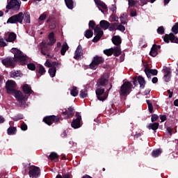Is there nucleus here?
<instances>
[{
	"label": "nucleus",
	"instance_id": "obj_1",
	"mask_svg": "<svg viewBox=\"0 0 178 178\" xmlns=\"http://www.w3.org/2000/svg\"><path fill=\"white\" fill-rule=\"evenodd\" d=\"M12 51L14 54V57H7L1 60V63L6 67H15L16 66L15 62H26L27 60V56L23 55L22 51L19 49L13 48Z\"/></svg>",
	"mask_w": 178,
	"mask_h": 178
},
{
	"label": "nucleus",
	"instance_id": "obj_2",
	"mask_svg": "<svg viewBox=\"0 0 178 178\" xmlns=\"http://www.w3.org/2000/svg\"><path fill=\"white\" fill-rule=\"evenodd\" d=\"M49 40L50 42L49 43H45L44 42L40 43V52L42 55H44V56H47V54H51V45H54L55 42H56V39H55V33L54 32H51L49 34Z\"/></svg>",
	"mask_w": 178,
	"mask_h": 178
},
{
	"label": "nucleus",
	"instance_id": "obj_3",
	"mask_svg": "<svg viewBox=\"0 0 178 178\" xmlns=\"http://www.w3.org/2000/svg\"><path fill=\"white\" fill-rule=\"evenodd\" d=\"M133 88V84L130 81H125L121 86L119 94L121 97H127L131 92Z\"/></svg>",
	"mask_w": 178,
	"mask_h": 178
},
{
	"label": "nucleus",
	"instance_id": "obj_4",
	"mask_svg": "<svg viewBox=\"0 0 178 178\" xmlns=\"http://www.w3.org/2000/svg\"><path fill=\"white\" fill-rule=\"evenodd\" d=\"M27 170L29 171V177L31 178H37L38 176H40V168L37 166H33V167H24V170L23 171L24 175H26L27 173Z\"/></svg>",
	"mask_w": 178,
	"mask_h": 178
},
{
	"label": "nucleus",
	"instance_id": "obj_5",
	"mask_svg": "<svg viewBox=\"0 0 178 178\" xmlns=\"http://www.w3.org/2000/svg\"><path fill=\"white\" fill-rule=\"evenodd\" d=\"M105 62V59L102 56H95L93 57L91 63L89 65L90 69L92 70H96L98 65H102Z\"/></svg>",
	"mask_w": 178,
	"mask_h": 178
},
{
	"label": "nucleus",
	"instance_id": "obj_6",
	"mask_svg": "<svg viewBox=\"0 0 178 178\" xmlns=\"http://www.w3.org/2000/svg\"><path fill=\"white\" fill-rule=\"evenodd\" d=\"M23 13L22 12L19 13L17 15L11 16L7 21V23H11V24H15V23H23Z\"/></svg>",
	"mask_w": 178,
	"mask_h": 178
},
{
	"label": "nucleus",
	"instance_id": "obj_7",
	"mask_svg": "<svg viewBox=\"0 0 178 178\" xmlns=\"http://www.w3.org/2000/svg\"><path fill=\"white\" fill-rule=\"evenodd\" d=\"M43 122L47 124V126H51L52 123H59L60 118L56 115H47L44 117Z\"/></svg>",
	"mask_w": 178,
	"mask_h": 178
},
{
	"label": "nucleus",
	"instance_id": "obj_8",
	"mask_svg": "<svg viewBox=\"0 0 178 178\" xmlns=\"http://www.w3.org/2000/svg\"><path fill=\"white\" fill-rule=\"evenodd\" d=\"M109 83V74L104 73L101 77L97 80V87H106Z\"/></svg>",
	"mask_w": 178,
	"mask_h": 178
},
{
	"label": "nucleus",
	"instance_id": "obj_9",
	"mask_svg": "<svg viewBox=\"0 0 178 178\" xmlns=\"http://www.w3.org/2000/svg\"><path fill=\"white\" fill-rule=\"evenodd\" d=\"M6 88L7 94L13 95V92L16 90V82L13 80L7 81V82L6 83Z\"/></svg>",
	"mask_w": 178,
	"mask_h": 178
},
{
	"label": "nucleus",
	"instance_id": "obj_10",
	"mask_svg": "<svg viewBox=\"0 0 178 178\" xmlns=\"http://www.w3.org/2000/svg\"><path fill=\"white\" fill-rule=\"evenodd\" d=\"M163 41L165 42L166 44H169V42L178 44V37L175 35L173 33H170L164 35Z\"/></svg>",
	"mask_w": 178,
	"mask_h": 178
},
{
	"label": "nucleus",
	"instance_id": "obj_11",
	"mask_svg": "<svg viewBox=\"0 0 178 178\" xmlns=\"http://www.w3.org/2000/svg\"><path fill=\"white\" fill-rule=\"evenodd\" d=\"M76 119H74L71 122V127L72 129H80L81 127V115L79 112H76L75 114Z\"/></svg>",
	"mask_w": 178,
	"mask_h": 178
},
{
	"label": "nucleus",
	"instance_id": "obj_12",
	"mask_svg": "<svg viewBox=\"0 0 178 178\" xmlns=\"http://www.w3.org/2000/svg\"><path fill=\"white\" fill-rule=\"evenodd\" d=\"M98 101L104 102L108 98V94H105V88H99L95 91Z\"/></svg>",
	"mask_w": 178,
	"mask_h": 178
},
{
	"label": "nucleus",
	"instance_id": "obj_13",
	"mask_svg": "<svg viewBox=\"0 0 178 178\" xmlns=\"http://www.w3.org/2000/svg\"><path fill=\"white\" fill-rule=\"evenodd\" d=\"M6 9H12V10H19L20 3L19 2V0H10L6 6Z\"/></svg>",
	"mask_w": 178,
	"mask_h": 178
},
{
	"label": "nucleus",
	"instance_id": "obj_14",
	"mask_svg": "<svg viewBox=\"0 0 178 178\" xmlns=\"http://www.w3.org/2000/svg\"><path fill=\"white\" fill-rule=\"evenodd\" d=\"M169 67H164L163 69V72L164 73L163 80L165 83H169L170 81V79H172V71Z\"/></svg>",
	"mask_w": 178,
	"mask_h": 178
},
{
	"label": "nucleus",
	"instance_id": "obj_15",
	"mask_svg": "<svg viewBox=\"0 0 178 178\" xmlns=\"http://www.w3.org/2000/svg\"><path fill=\"white\" fill-rule=\"evenodd\" d=\"M63 116L65 119H70L74 116V107L70 106L67 109H65V111L62 112Z\"/></svg>",
	"mask_w": 178,
	"mask_h": 178
},
{
	"label": "nucleus",
	"instance_id": "obj_16",
	"mask_svg": "<svg viewBox=\"0 0 178 178\" xmlns=\"http://www.w3.org/2000/svg\"><path fill=\"white\" fill-rule=\"evenodd\" d=\"M94 1H95V3H96L99 10H100L102 13H104V11L108 12V7L106 6V4L105 3H104V1H102L101 0H94Z\"/></svg>",
	"mask_w": 178,
	"mask_h": 178
},
{
	"label": "nucleus",
	"instance_id": "obj_17",
	"mask_svg": "<svg viewBox=\"0 0 178 178\" xmlns=\"http://www.w3.org/2000/svg\"><path fill=\"white\" fill-rule=\"evenodd\" d=\"M81 56H83V47L79 44L74 52V59L79 60V59L81 58Z\"/></svg>",
	"mask_w": 178,
	"mask_h": 178
},
{
	"label": "nucleus",
	"instance_id": "obj_18",
	"mask_svg": "<svg viewBox=\"0 0 178 178\" xmlns=\"http://www.w3.org/2000/svg\"><path fill=\"white\" fill-rule=\"evenodd\" d=\"M44 66H46V67H54V66H56L57 69H60V66H62V64H60V63H58L56 61H53V62H49V60H47L45 63H44Z\"/></svg>",
	"mask_w": 178,
	"mask_h": 178
},
{
	"label": "nucleus",
	"instance_id": "obj_19",
	"mask_svg": "<svg viewBox=\"0 0 178 178\" xmlns=\"http://www.w3.org/2000/svg\"><path fill=\"white\" fill-rule=\"evenodd\" d=\"M13 95L19 102L24 101V96L23 95V92H22V91L15 90L13 92Z\"/></svg>",
	"mask_w": 178,
	"mask_h": 178
},
{
	"label": "nucleus",
	"instance_id": "obj_20",
	"mask_svg": "<svg viewBox=\"0 0 178 178\" xmlns=\"http://www.w3.org/2000/svg\"><path fill=\"white\" fill-rule=\"evenodd\" d=\"M22 90L23 92L25 93L26 95H31V94H33L34 91L31 89V87L29 86V84H24L22 86Z\"/></svg>",
	"mask_w": 178,
	"mask_h": 178
},
{
	"label": "nucleus",
	"instance_id": "obj_21",
	"mask_svg": "<svg viewBox=\"0 0 178 178\" xmlns=\"http://www.w3.org/2000/svg\"><path fill=\"white\" fill-rule=\"evenodd\" d=\"M112 42L114 45H116V47H119V45L122 44V38L119 35H115L112 38Z\"/></svg>",
	"mask_w": 178,
	"mask_h": 178
},
{
	"label": "nucleus",
	"instance_id": "obj_22",
	"mask_svg": "<svg viewBox=\"0 0 178 178\" xmlns=\"http://www.w3.org/2000/svg\"><path fill=\"white\" fill-rule=\"evenodd\" d=\"M94 34L95 36L92 39V42H98V41L101 40V38H102V36L104 35V31L97 33L94 32Z\"/></svg>",
	"mask_w": 178,
	"mask_h": 178
},
{
	"label": "nucleus",
	"instance_id": "obj_23",
	"mask_svg": "<svg viewBox=\"0 0 178 178\" xmlns=\"http://www.w3.org/2000/svg\"><path fill=\"white\" fill-rule=\"evenodd\" d=\"M99 26L103 30H108V28L109 27V22L103 19L100 21Z\"/></svg>",
	"mask_w": 178,
	"mask_h": 178
},
{
	"label": "nucleus",
	"instance_id": "obj_24",
	"mask_svg": "<svg viewBox=\"0 0 178 178\" xmlns=\"http://www.w3.org/2000/svg\"><path fill=\"white\" fill-rule=\"evenodd\" d=\"M36 72H38L40 76H44V74L47 73L45 67L42 65H39L38 67H37Z\"/></svg>",
	"mask_w": 178,
	"mask_h": 178
},
{
	"label": "nucleus",
	"instance_id": "obj_25",
	"mask_svg": "<svg viewBox=\"0 0 178 178\" xmlns=\"http://www.w3.org/2000/svg\"><path fill=\"white\" fill-rule=\"evenodd\" d=\"M150 56H152L153 58H155L156 55H158V50L156 49V44H154L152 45V47L151 48V50L149 51Z\"/></svg>",
	"mask_w": 178,
	"mask_h": 178
},
{
	"label": "nucleus",
	"instance_id": "obj_26",
	"mask_svg": "<svg viewBox=\"0 0 178 178\" xmlns=\"http://www.w3.org/2000/svg\"><path fill=\"white\" fill-rule=\"evenodd\" d=\"M17 133V129L15 127L10 126L8 129H7V134L8 136H15Z\"/></svg>",
	"mask_w": 178,
	"mask_h": 178
},
{
	"label": "nucleus",
	"instance_id": "obj_27",
	"mask_svg": "<svg viewBox=\"0 0 178 178\" xmlns=\"http://www.w3.org/2000/svg\"><path fill=\"white\" fill-rule=\"evenodd\" d=\"M17 37L16 33L11 32L8 35V38H7L6 40L7 42H13V41L16 40Z\"/></svg>",
	"mask_w": 178,
	"mask_h": 178
},
{
	"label": "nucleus",
	"instance_id": "obj_28",
	"mask_svg": "<svg viewBox=\"0 0 178 178\" xmlns=\"http://www.w3.org/2000/svg\"><path fill=\"white\" fill-rule=\"evenodd\" d=\"M113 54L114 56H120L122 54V49H120V46H117L113 48Z\"/></svg>",
	"mask_w": 178,
	"mask_h": 178
},
{
	"label": "nucleus",
	"instance_id": "obj_29",
	"mask_svg": "<svg viewBox=\"0 0 178 178\" xmlns=\"http://www.w3.org/2000/svg\"><path fill=\"white\" fill-rule=\"evenodd\" d=\"M149 130H154V131L158 130L159 129V123L158 122H154L149 124L147 127Z\"/></svg>",
	"mask_w": 178,
	"mask_h": 178
},
{
	"label": "nucleus",
	"instance_id": "obj_30",
	"mask_svg": "<svg viewBox=\"0 0 178 178\" xmlns=\"http://www.w3.org/2000/svg\"><path fill=\"white\" fill-rule=\"evenodd\" d=\"M138 83L140 84V88L143 89L145 87V79L141 76H138Z\"/></svg>",
	"mask_w": 178,
	"mask_h": 178
},
{
	"label": "nucleus",
	"instance_id": "obj_31",
	"mask_svg": "<svg viewBox=\"0 0 178 178\" xmlns=\"http://www.w3.org/2000/svg\"><path fill=\"white\" fill-rule=\"evenodd\" d=\"M121 24H127V14L126 13L121 14L120 17Z\"/></svg>",
	"mask_w": 178,
	"mask_h": 178
},
{
	"label": "nucleus",
	"instance_id": "obj_32",
	"mask_svg": "<svg viewBox=\"0 0 178 178\" xmlns=\"http://www.w3.org/2000/svg\"><path fill=\"white\" fill-rule=\"evenodd\" d=\"M161 154H162V149H156L152 151V156H153V158H158Z\"/></svg>",
	"mask_w": 178,
	"mask_h": 178
},
{
	"label": "nucleus",
	"instance_id": "obj_33",
	"mask_svg": "<svg viewBox=\"0 0 178 178\" xmlns=\"http://www.w3.org/2000/svg\"><path fill=\"white\" fill-rule=\"evenodd\" d=\"M47 23H49V28L50 29V30H54V29H56V23L55 22V21H51V18L47 20Z\"/></svg>",
	"mask_w": 178,
	"mask_h": 178
},
{
	"label": "nucleus",
	"instance_id": "obj_34",
	"mask_svg": "<svg viewBox=\"0 0 178 178\" xmlns=\"http://www.w3.org/2000/svg\"><path fill=\"white\" fill-rule=\"evenodd\" d=\"M56 66L51 67V68L49 69V74L50 77H54V76H56Z\"/></svg>",
	"mask_w": 178,
	"mask_h": 178
},
{
	"label": "nucleus",
	"instance_id": "obj_35",
	"mask_svg": "<svg viewBox=\"0 0 178 178\" xmlns=\"http://www.w3.org/2000/svg\"><path fill=\"white\" fill-rule=\"evenodd\" d=\"M67 49H69V46L67 45V43L64 42L61 50H60V54L64 56L65 54H66V51H67Z\"/></svg>",
	"mask_w": 178,
	"mask_h": 178
},
{
	"label": "nucleus",
	"instance_id": "obj_36",
	"mask_svg": "<svg viewBox=\"0 0 178 178\" xmlns=\"http://www.w3.org/2000/svg\"><path fill=\"white\" fill-rule=\"evenodd\" d=\"M70 94L72 97H77V95H79V90H77V87L72 86L70 90Z\"/></svg>",
	"mask_w": 178,
	"mask_h": 178
},
{
	"label": "nucleus",
	"instance_id": "obj_37",
	"mask_svg": "<svg viewBox=\"0 0 178 178\" xmlns=\"http://www.w3.org/2000/svg\"><path fill=\"white\" fill-rule=\"evenodd\" d=\"M58 158H59V155L55 152H52L49 156V159L50 161H55V159H58Z\"/></svg>",
	"mask_w": 178,
	"mask_h": 178
},
{
	"label": "nucleus",
	"instance_id": "obj_38",
	"mask_svg": "<svg viewBox=\"0 0 178 178\" xmlns=\"http://www.w3.org/2000/svg\"><path fill=\"white\" fill-rule=\"evenodd\" d=\"M64 1H65V3L68 9H70V10L73 9V8H74L73 0H64Z\"/></svg>",
	"mask_w": 178,
	"mask_h": 178
},
{
	"label": "nucleus",
	"instance_id": "obj_39",
	"mask_svg": "<svg viewBox=\"0 0 178 178\" xmlns=\"http://www.w3.org/2000/svg\"><path fill=\"white\" fill-rule=\"evenodd\" d=\"M92 35H94V32H92L91 29H87L85 31L84 36L86 37V38H91Z\"/></svg>",
	"mask_w": 178,
	"mask_h": 178
},
{
	"label": "nucleus",
	"instance_id": "obj_40",
	"mask_svg": "<svg viewBox=\"0 0 178 178\" xmlns=\"http://www.w3.org/2000/svg\"><path fill=\"white\" fill-rule=\"evenodd\" d=\"M20 71H12L10 72V76L13 79H16V77H20Z\"/></svg>",
	"mask_w": 178,
	"mask_h": 178
},
{
	"label": "nucleus",
	"instance_id": "obj_41",
	"mask_svg": "<svg viewBox=\"0 0 178 178\" xmlns=\"http://www.w3.org/2000/svg\"><path fill=\"white\" fill-rule=\"evenodd\" d=\"M87 88H85L84 90H81L79 93L80 98H87L88 97V93H87Z\"/></svg>",
	"mask_w": 178,
	"mask_h": 178
},
{
	"label": "nucleus",
	"instance_id": "obj_42",
	"mask_svg": "<svg viewBox=\"0 0 178 178\" xmlns=\"http://www.w3.org/2000/svg\"><path fill=\"white\" fill-rule=\"evenodd\" d=\"M118 24H119L118 22L109 23V27L108 28L109 31H113V30H116Z\"/></svg>",
	"mask_w": 178,
	"mask_h": 178
},
{
	"label": "nucleus",
	"instance_id": "obj_43",
	"mask_svg": "<svg viewBox=\"0 0 178 178\" xmlns=\"http://www.w3.org/2000/svg\"><path fill=\"white\" fill-rule=\"evenodd\" d=\"M23 19L24 20V22L26 23H30L31 22V19H30V13H25L24 14H23Z\"/></svg>",
	"mask_w": 178,
	"mask_h": 178
},
{
	"label": "nucleus",
	"instance_id": "obj_44",
	"mask_svg": "<svg viewBox=\"0 0 178 178\" xmlns=\"http://www.w3.org/2000/svg\"><path fill=\"white\" fill-rule=\"evenodd\" d=\"M104 54L107 56H111V55H113V48L104 50Z\"/></svg>",
	"mask_w": 178,
	"mask_h": 178
},
{
	"label": "nucleus",
	"instance_id": "obj_45",
	"mask_svg": "<svg viewBox=\"0 0 178 178\" xmlns=\"http://www.w3.org/2000/svg\"><path fill=\"white\" fill-rule=\"evenodd\" d=\"M157 33L161 35H163V34H165V28H163V26H159L157 29Z\"/></svg>",
	"mask_w": 178,
	"mask_h": 178
},
{
	"label": "nucleus",
	"instance_id": "obj_46",
	"mask_svg": "<svg viewBox=\"0 0 178 178\" xmlns=\"http://www.w3.org/2000/svg\"><path fill=\"white\" fill-rule=\"evenodd\" d=\"M117 30L119 31H121L122 33H124V31L126 30V27L122 24H118L117 25Z\"/></svg>",
	"mask_w": 178,
	"mask_h": 178
},
{
	"label": "nucleus",
	"instance_id": "obj_47",
	"mask_svg": "<svg viewBox=\"0 0 178 178\" xmlns=\"http://www.w3.org/2000/svg\"><path fill=\"white\" fill-rule=\"evenodd\" d=\"M27 67L29 70L34 71L35 70V64L33 63H30L27 65Z\"/></svg>",
	"mask_w": 178,
	"mask_h": 178
},
{
	"label": "nucleus",
	"instance_id": "obj_48",
	"mask_svg": "<svg viewBox=\"0 0 178 178\" xmlns=\"http://www.w3.org/2000/svg\"><path fill=\"white\" fill-rule=\"evenodd\" d=\"M22 119H23V115L22 114H17L16 116H15L13 120L15 122H17L18 120H22Z\"/></svg>",
	"mask_w": 178,
	"mask_h": 178
},
{
	"label": "nucleus",
	"instance_id": "obj_49",
	"mask_svg": "<svg viewBox=\"0 0 178 178\" xmlns=\"http://www.w3.org/2000/svg\"><path fill=\"white\" fill-rule=\"evenodd\" d=\"M88 26H89V29H91V30H94V29H95V21L94 20L90 21Z\"/></svg>",
	"mask_w": 178,
	"mask_h": 178
},
{
	"label": "nucleus",
	"instance_id": "obj_50",
	"mask_svg": "<svg viewBox=\"0 0 178 178\" xmlns=\"http://www.w3.org/2000/svg\"><path fill=\"white\" fill-rule=\"evenodd\" d=\"M147 70L149 73L152 74V76H156L158 74V70H151L149 68H147Z\"/></svg>",
	"mask_w": 178,
	"mask_h": 178
},
{
	"label": "nucleus",
	"instance_id": "obj_51",
	"mask_svg": "<svg viewBox=\"0 0 178 178\" xmlns=\"http://www.w3.org/2000/svg\"><path fill=\"white\" fill-rule=\"evenodd\" d=\"M147 79H151V73L149 72V71L148 70V67H146L145 68V70H144Z\"/></svg>",
	"mask_w": 178,
	"mask_h": 178
},
{
	"label": "nucleus",
	"instance_id": "obj_52",
	"mask_svg": "<svg viewBox=\"0 0 178 178\" xmlns=\"http://www.w3.org/2000/svg\"><path fill=\"white\" fill-rule=\"evenodd\" d=\"M159 119V117L156 114H153L151 118L152 122L154 123V122H156Z\"/></svg>",
	"mask_w": 178,
	"mask_h": 178
},
{
	"label": "nucleus",
	"instance_id": "obj_53",
	"mask_svg": "<svg viewBox=\"0 0 178 178\" xmlns=\"http://www.w3.org/2000/svg\"><path fill=\"white\" fill-rule=\"evenodd\" d=\"M93 30H94V33L104 31H102V29H101L100 25H96V26L95 27V29Z\"/></svg>",
	"mask_w": 178,
	"mask_h": 178
},
{
	"label": "nucleus",
	"instance_id": "obj_54",
	"mask_svg": "<svg viewBox=\"0 0 178 178\" xmlns=\"http://www.w3.org/2000/svg\"><path fill=\"white\" fill-rule=\"evenodd\" d=\"M133 84L136 86H138V78L137 76H134L132 79Z\"/></svg>",
	"mask_w": 178,
	"mask_h": 178
},
{
	"label": "nucleus",
	"instance_id": "obj_55",
	"mask_svg": "<svg viewBox=\"0 0 178 178\" xmlns=\"http://www.w3.org/2000/svg\"><path fill=\"white\" fill-rule=\"evenodd\" d=\"M28 127H27V124L24 122H23L21 124V130H22V131H26V130H27Z\"/></svg>",
	"mask_w": 178,
	"mask_h": 178
},
{
	"label": "nucleus",
	"instance_id": "obj_56",
	"mask_svg": "<svg viewBox=\"0 0 178 178\" xmlns=\"http://www.w3.org/2000/svg\"><path fill=\"white\" fill-rule=\"evenodd\" d=\"M45 19H47V15L44 13L40 15V16L39 17V20L40 22H44V20H45Z\"/></svg>",
	"mask_w": 178,
	"mask_h": 178
},
{
	"label": "nucleus",
	"instance_id": "obj_57",
	"mask_svg": "<svg viewBox=\"0 0 178 178\" xmlns=\"http://www.w3.org/2000/svg\"><path fill=\"white\" fill-rule=\"evenodd\" d=\"M130 16L131 17H136V16H137V10H131V13H130Z\"/></svg>",
	"mask_w": 178,
	"mask_h": 178
},
{
	"label": "nucleus",
	"instance_id": "obj_58",
	"mask_svg": "<svg viewBox=\"0 0 178 178\" xmlns=\"http://www.w3.org/2000/svg\"><path fill=\"white\" fill-rule=\"evenodd\" d=\"M128 3L129 6H134L136 5V1L134 0H128Z\"/></svg>",
	"mask_w": 178,
	"mask_h": 178
},
{
	"label": "nucleus",
	"instance_id": "obj_59",
	"mask_svg": "<svg viewBox=\"0 0 178 178\" xmlns=\"http://www.w3.org/2000/svg\"><path fill=\"white\" fill-rule=\"evenodd\" d=\"M111 17L113 19V22H119V17L115 15H112Z\"/></svg>",
	"mask_w": 178,
	"mask_h": 178
},
{
	"label": "nucleus",
	"instance_id": "obj_60",
	"mask_svg": "<svg viewBox=\"0 0 178 178\" xmlns=\"http://www.w3.org/2000/svg\"><path fill=\"white\" fill-rule=\"evenodd\" d=\"M148 106V110L150 113H152L154 112V106L152 104H149Z\"/></svg>",
	"mask_w": 178,
	"mask_h": 178
},
{
	"label": "nucleus",
	"instance_id": "obj_61",
	"mask_svg": "<svg viewBox=\"0 0 178 178\" xmlns=\"http://www.w3.org/2000/svg\"><path fill=\"white\" fill-rule=\"evenodd\" d=\"M6 47V42L3 41V39H0V47Z\"/></svg>",
	"mask_w": 178,
	"mask_h": 178
},
{
	"label": "nucleus",
	"instance_id": "obj_62",
	"mask_svg": "<svg viewBox=\"0 0 178 178\" xmlns=\"http://www.w3.org/2000/svg\"><path fill=\"white\" fill-rule=\"evenodd\" d=\"M160 119L161 122H165V120H168L165 115H160Z\"/></svg>",
	"mask_w": 178,
	"mask_h": 178
},
{
	"label": "nucleus",
	"instance_id": "obj_63",
	"mask_svg": "<svg viewBox=\"0 0 178 178\" xmlns=\"http://www.w3.org/2000/svg\"><path fill=\"white\" fill-rule=\"evenodd\" d=\"M152 81L153 84H156V83H158V77L154 76L152 78Z\"/></svg>",
	"mask_w": 178,
	"mask_h": 178
},
{
	"label": "nucleus",
	"instance_id": "obj_64",
	"mask_svg": "<svg viewBox=\"0 0 178 178\" xmlns=\"http://www.w3.org/2000/svg\"><path fill=\"white\" fill-rule=\"evenodd\" d=\"M63 178H70V174L65 173L63 175Z\"/></svg>",
	"mask_w": 178,
	"mask_h": 178
}]
</instances>
